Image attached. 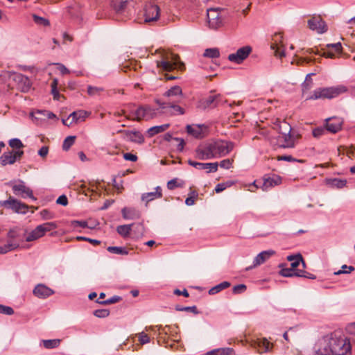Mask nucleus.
Returning a JSON list of instances; mask_svg holds the SVG:
<instances>
[{"instance_id":"obj_41","label":"nucleus","mask_w":355,"mask_h":355,"mask_svg":"<svg viewBox=\"0 0 355 355\" xmlns=\"http://www.w3.org/2000/svg\"><path fill=\"white\" fill-rule=\"evenodd\" d=\"M76 137L68 136L67 137L62 144V149L67 151L70 147L74 144Z\"/></svg>"},{"instance_id":"obj_29","label":"nucleus","mask_w":355,"mask_h":355,"mask_svg":"<svg viewBox=\"0 0 355 355\" xmlns=\"http://www.w3.org/2000/svg\"><path fill=\"white\" fill-rule=\"evenodd\" d=\"M202 127H204V125H196V126L187 125L186 128L188 134L195 138H202L203 137Z\"/></svg>"},{"instance_id":"obj_17","label":"nucleus","mask_w":355,"mask_h":355,"mask_svg":"<svg viewBox=\"0 0 355 355\" xmlns=\"http://www.w3.org/2000/svg\"><path fill=\"white\" fill-rule=\"evenodd\" d=\"M252 52L250 46H244L239 49L235 53H231L228 55V60L236 64H241L246 59Z\"/></svg>"},{"instance_id":"obj_46","label":"nucleus","mask_w":355,"mask_h":355,"mask_svg":"<svg viewBox=\"0 0 355 355\" xmlns=\"http://www.w3.org/2000/svg\"><path fill=\"white\" fill-rule=\"evenodd\" d=\"M103 91L104 89L103 87H93L90 85L87 87V93L89 96L100 95V94Z\"/></svg>"},{"instance_id":"obj_3","label":"nucleus","mask_w":355,"mask_h":355,"mask_svg":"<svg viewBox=\"0 0 355 355\" xmlns=\"http://www.w3.org/2000/svg\"><path fill=\"white\" fill-rule=\"evenodd\" d=\"M132 113L134 114V117L125 115V119L136 121H149L157 116V109L153 108L148 104H144L139 105Z\"/></svg>"},{"instance_id":"obj_59","label":"nucleus","mask_w":355,"mask_h":355,"mask_svg":"<svg viewBox=\"0 0 355 355\" xmlns=\"http://www.w3.org/2000/svg\"><path fill=\"white\" fill-rule=\"evenodd\" d=\"M168 107L173 108L175 112L178 113L179 114H184V110L182 107L179 105H174L173 103L168 104Z\"/></svg>"},{"instance_id":"obj_5","label":"nucleus","mask_w":355,"mask_h":355,"mask_svg":"<svg viewBox=\"0 0 355 355\" xmlns=\"http://www.w3.org/2000/svg\"><path fill=\"white\" fill-rule=\"evenodd\" d=\"M345 86H338L336 87L318 88L314 90L313 94L306 97V100H316L319 98H333L340 94L347 92Z\"/></svg>"},{"instance_id":"obj_48","label":"nucleus","mask_w":355,"mask_h":355,"mask_svg":"<svg viewBox=\"0 0 355 355\" xmlns=\"http://www.w3.org/2000/svg\"><path fill=\"white\" fill-rule=\"evenodd\" d=\"M40 215L43 220H50L54 218V214L53 212L49 211L48 209H43L40 212Z\"/></svg>"},{"instance_id":"obj_12","label":"nucleus","mask_w":355,"mask_h":355,"mask_svg":"<svg viewBox=\"0 0 355 355\" xmlns=\"http://www.w3.org/2000/svg\"><path fill=\"white\" fill-rule=\"evenodd\" d=\"M8 243L3 247H0V253H6L9 251L15 250L19 246V230L13 229L10 230L8 234Z\"/></svg>"},{"instance_id":"obj_8","label":"nucleus","mask_w":355,"mask_h":355,"mask_svg":"<svg viewBox=\"0 0 355 355\" xmlns=\"http://www.w3.org/2000/svg\"><path fill=\"white\" fill-rule=\"evenodd\" d=\"M58 225L55 222H46L37 225L26 236V241L31 242L43 237L47 232L55 230Z\"/></svg>"},{"instance_id":"obj_16","label":"nucleus","mask_w":355,"mask_h":355,"mask_svg":"<svg viewBox=\"0 0 355 355\" xmlns=\"http://www.w3.org/2000/svg\"><path fill=\"white\" fill-rule=\"evenodd\" d=\"M196 156L200 159L215 158L212 142L200 145L196 150Z\"/></svg>"},{"instance_id":"obj_30","label":"nucleus","mask_w":355,"mask_h":355,"mask_svg":"<svg viewBox=\"0 0 355 355\" xmlns=\"http://www.w3.org/2000/svg\"><path fill=\"white\" fill-rule=\"evenodd\" d=\"M62 343L61 339H49V340H42L41 341V345L47 349H52L58 347Z\"/></svg>"},{"instance_id":"obj_54","label":"nucleus","mask_w":355,"mask_h":355,"mask_svg":"<svg viewBox=\"0 0 355 355\" xmlns=\"http://www.w3.org/2000/svg\"><path fill=\"white\" fill-rule=\"evenodd\" d=\"M218 164L217 162L215 163H205L204 170H207L209 172L211 171H216L218 170Z\"/></svg>"},{"instance_id":"obj_49","label":"nucleus","mask_w":355,"mask_h":355,"mask_svg":"<svg viewBox=\"0 0 355 355\" xmlns=\"http://www.w3.org/2000/svg\"><path fill=\"white\" fill-rule=\"evenodd\" d=\"M138 340L141 345H144L150 342L149 336L144 332H141L137 334Z\"/></svg>"},{"instance_id":"obj_2","label":"nucleus","mask_w":355,"mask_h":355,"mask_svg":"<svg viewBox=\"0 0 355 355\" xmlns=\"http://www.w3.org/2000/svg\"><path fill=\"white\" fill-rule=\"evenodd\" d=\"M287 260L291 262L290 268H282L279 273L283 277H306L305 263L300 254L288 256Z\"/></svg>"},{"instance_id":"obj_57","label":"nucleus","mask_w":355,"mask_h":355,"mask_svg":"<svg viewBox=\"0 0 355 355\" xmlns=\"http://www.w3.org/2000/svg\"><path fill=\"white\" fill-rule=\"evenodd\" d=\"M232 183L225 182L217 184L215 188V191L216 193H220L224 191L227 187H229L232 185Z\"/></svg>"},{"instance_id":"obj_9","label":"nucleus","mask_w":355,"mask_h":355,"mask_svg":"<svg viewBox=\"0 0 355 355\" xmlns=\"http://www.w3.org/2000/svg\"><path fill=\"white\" fill-rule=\"evenodd\" d=\"M1 76L16 83L22 92H27L31 87V83L29 78L21 73L12 71H4Z\"/></svg>"},{"instance_id":"obj_13","label":"nucleus","mask_w":355,"mask_h":355,"mask_svg":"<svg viewBox=\"0 0 355 355\" xmlns=\"http://www.w3.org/2000/svg\"><path fill=\"white\" fill-rule=\"evenodd\" d=\"M2 205L19 214H26L29 208L27 205L21 202L12 197H10L7 200L3 201Z\"/></svg>"},{"instance_id":"obj_64","label":"nucleus","mask_w":355,"mask_h":355,"mask_svg":"<svg viewBox=\"0 0 355 355\" xmlns=\"http://www.w3.org/2000/svg\"><path fill=\"white\" fill-rule=\"evenodd\" d=\"M1 313L10 315H12L14 313V310L10 306H3V309H2Z\"/></svg>"},{"instance_id":"obj_7","label":"nucleus","mask_w":355,"mask_h":355,"mask_svg":"<svg viewBox=\"0 0 355 355\" xmlns=\"http://www.w3.org/2000/svg\"><path fill=\"white\" fill-rule=\"evenodd\" d=\"M250 182L244 184L248 190L254 192L259 189L266 191L268 188L282 183V179H250Z\"/></svg>"},{"instance_id":"obj_18","label":"nucleus","mask_w":355,"mask_h":355,"mask_svg":"<svg viewBox=\"0 0 355 355\" xmlns=\"http://www.w3.org/2000/svg\"><path fill=\"white\" fill-rule=\"evenodd\" d=\"M307 24L311 30L319 34H322L327 31V26L320 16L312 17L308 20Z\"/></svg>"},{"instance_id":"obj_19","label":"nucleus","mask_w":355,"mask_h":355,"mask_svg":"<svg viewBox=\"0 0 355 355\" xmlns=\"http://www.w3.org/2000/svg\"><path fill=\"white\" fill-rule=\"evenodd\" d=\"M250 346L254 348L260 354L269 352L272 348V344L264 338L253 339L250 342Z\"/></svg>"},{"instance_id":"obj_21","label":"nucleus","mask_w":355,"mask_h":355,"mask_svg":"<svg viewBox=\"0 0 355 355\" xmlns=\"http://www.w3.org/2000/svg\"><path fill=\"white\" fill-rule=\"evenodd\" d=\"M222 103L221 96L218 95H210L208 97L202 99L200 102V106L203 109L208 107H215L219 105Z\"/></svg>"},{"instance_id":"obj_61","label":"nucleus","mask_w":355,"mask_h":355,"mask_svg":"<svg viewBox=\"0 0 355 355\" xmlns=\"http://www.w3.org/2000/svg\"><path fill=\"white\" fill-rule=\"evenodd\" d=\"M56 202L58 205L67 206L68 205V199L65 195H62L57 199Z\"/></svg>"},{"instance_id":"obj_47","label":"nucleus","mask_w":355,"mask_h":355,"mask_svg":"<svg viewBox=\"0 0 355 355\" xmlns=\"http://www.w3.org/2000/svg\"><path fill=\"white\" fill-rule=\"evenodd\" d=\"M198 193L196 191H193L191 193V196L187 198L185 200V203L188 206H191L195 204L196 200L198 199Z\"/></svg>"},{"instance_id":"obj_35","label":"nucleus","mask_w":355,"mask_h":355,"mask_svg":"<svg viewBox=\"0 0 355 355\" xmlns=\"http://www.w3.org/2000/svg\"><path fill=\"white\" fill-rule=\"evenodd\" d=\"M207 355H235V353L231 348H222L209 352Z\"/></svg>"},{"instance_id":"obj_38","label":"nucleus","mask_w":355,"mask_h":355,"mask_svg":"<svg viewBox=\"0 0 355 355\" xmlns=\"http://www.w3.org/2000/svg\"><path fill=\"white\" fill-rule=\"evenodd\" d=\"M182 94V88L180 86L172 87L170 89L164 93V96L167 97L173 96H180Z\"/></svg>"},{"instance_id":"obj_22","label":"nucleus","mask_w":355,"mask_h":355,"mask_svg":"<svg viewBox=\"0 0 355 355\" xmlns=\"http://www.w3.org/2000/svg\"><path fill=\"white\" fill-rule=\"evenodd\" d=\"M12 189L14 193L17 196H19L22 198L28 197L34 200H36V198L33 196L32 190L24 184L14 185Z\"/></svg>"},{"instance_id":"obj_58","label":"nucleus","mask_w":355,"mask_h":355,"mask_svg":"<svg viewBox=\"0 0 355 355\" xmlns=\"http://www.w3.org/2000/svg\"><path fill=\"white\" fill-rule=\"evenodd\" d=\"M188 163L189 165L193 166L196 169L204 170L205 163L197 162L191 159L188 161Z\"/></svg>"},{"instance_id":"obj_24","label":"nucleus","mask_w":355,"mask_h":355,"mask_svg":"<svg viewBox=\"0 0 355 355\" xmlns=\"http://www.w3.org/2000/svg\"><path fill=\"white\" fill-rule=\"evenodd\" d=\"M125 139L133 143L143 144L144 142V137L143 135L137 130H129L125 132Z\"/></svg>"},{"instance_id":"obj_27","label":"nucleus","mask_w":355,"mask_h":355,"mask_svg":"<svg viewBox=\"0 0 355 355\" xmlns=\"http://www.w3.org/2000/svg\"><path fill=\"white\" fill-rule=\"evenodd\" d=\"M130 0H112L111 6L117 13H123L125 12L127 6Z\"/></svg>"},{"instance_id":"obj_11","label":"nucleus","mask_w":355,"mask_h":355,"mask_svg":"<svg viewBox=\"0 0 355 355\" xmlns=\"http://www.w3.org/2000/svg\"><path fill=\"white\" fill-rule=\"evenodd\" d=\"M207 16L209 28L217 29L224 24V18L220 10L218 8H209L207 10Z\"/></svg>"},{"instance_id":"obj_42","label":"nucleus","mask_w":355,"mask_h":355,"mask_svg":"<svg viewBox=\"0 0 355 355\" xmlns=\"http://www.w3.org/2000/svg\"><path fill=\"white\" fill-rule=\"evenodd\" d=\"M131 231L130 225H120L117 227L118 233L123 237L128 236Z\"/></svg>"},{"instance_id":"obj_32","label":"nucleus","mask_w":355,"mask_h":355,"mask_svg":"<svg viewBox=\"0 0 355 355\" xmlns=\"http://www.w3.org/2000/svg\"><path fill=\"white\" fill-rule=\"evenodd\" d=\"M346 183L345 179H326L325 181L326 185L331 188H343Z\"/></svg>"},{"instance_id":"obj_14","label":"nucleus","mask_w":355,"mask_h":355,"mask_svg":"<svg viewBox=\"0 0 355 355\" xmlns=\"http://www.w3.org/2000/svg\"><path fill=\"white\" fill-rule=\"evenodd\" d=\"M160 9L158 6L152 3H148L144 8V21L150 23L156 21L159 17Z\"/></svg>"},{"instance_id":"obj_56","label":"nucleus","mask_w":355,"mask_h":355,"mask_svg":"<svg viewBox=\"0 0 355 355\" xmlns=\"http://www.w3.org/2000/svg\"><path fill=\"white\" fill-rule=\"evenodd\" d=\"M326 130V128L318 127L313 130V136L314 137H320L324 134Z\"/></svg>"},{"instance_id":"obj_20","label":"nucleus","mask_w":355,"mask_h":355,"mask_svg":"<svg viewBox=\"0 0 355 355\" xmlns=\"http://www.w3.org/2000/svg\"><path fill=\"white\" fill-rule=\"evenodd\" d=\"M343 121L339 117H330L325 119V127L327 131L336 133L342 129Z\"/></svg>"},{"instance_id":"obj_6","label":"nucleus","mask_w":355,"mask_h":355,"mask_svg":"<svg viewBox=\"0 0 355 355\" xmlns=\"http://www.w3.org/2000/svg\"><path fill=\"white\" fill-rule=\"evenodd\" d=\"M275 125L282 135L278 139L279 146L282 148L294 147V141L291 135L292 128L290 124L285 121H277Z\"/></svg>"},{"instance_id":"obj_25","label":"nucleus","mask_w":355,"mask_h":355,"mask_svg":"<svg viewBox=\"0 0 355 355\" xmlns=\"http://www.w3.org/2000/svg\"><path fill=\"white\" fill-rule=\"evenodd\" d=\"M121 214L123 218L127 220L138 219L141 216L140 211L135 207H124Z\"/></svg>"},{"instance_id":"obj_33","label":"nucleus","mask_w":355,"mask_h":355,"mask_svg":"<svg viewBox=\"0 0 355 355\" xmlns=\"http://www.w3.org/2000/svg\"><path fill=\"white\" fill-rule=\"evenodd\" d=\"M169 126L170 125L168 123L153 126L148 130L147 132L148 137H152L158 133L163 132L166 130Z\"/></svg>"},{"instance_id":"obj_26","label":"nucleus","mask_w":355,"mask_h":355,"mask_svg":"<svg viewBox=\"0 0 355 355\" xmlns=\"http://www.w3.org/2000/svg\"><path fill=\"white\" fill-rule=\"evenodd\" d=\"M275 254V252L272 250L263 251L260 252L254 259L253 267H256L263 263L266 260H268L270 257H272Z\"/></svg>"},{"instance_id":"obj_63","label":"nucleus","mask_w":355,"mask_h":355,"mask_svg":"<svg viewBox=\"0 0 355 355\" xmlns=\"http://www.w3.org/2000/svg\"><path fill=\"white\" fill-rule=\"evenodd\" d=\"M1 313L10 315H12L14 313V310L10 306H3V309H2Z\"/></svg>"},{"instance_id":"obj_62","label":"nucleus","mask_w":355,"mask_h":355,"mask_svg":"<svg viewBox=\"0 0 355 355\" xmlns=\"http://www.w3.org/2000/svg\"><path fill=\"white\" fill-rule=\"evenodd\" d=\"M123 158L125 160H128V161H131V162H136L137 160V156L136 155L129 153H124Z\"/></svg>"},{"instance_id":"obj_40","label":"nucleus","mask_w":355,"mask_h":355,"mask_svg":"<svg viewBox=\"0 0 355 355\" xmlns=\"http://www.w3.org/2000/svg\"><path fill=\"white\" fill-rule=\"evenodd\" d=\"M107 250L111 253L117 254L126 255L128 254L127 249L123 247L110 246L107 248Z\"/></svg>"},{"instance_id":"obj_43","label":"nucleus","mask_w":355,"mask_h":355,"mask_svg":"<svg viewBox=\"0 0 355 355\" xmlns=\"http://www.w3.org/2000/svg\"><path fill=\"white\" fill-rule=\"evenodd\" d=\"M58 80L56 78H54L51 83V94L53 96L54 100H59L60 97V94H59V92L58 90Z\"/></svg>"},{"instance_id":"obj_10","label":"nucleus","mask_w":355,"mask_h":355,"mask_svg":"<svg viewBox=\"0 0 355 355\" xmlns=\"http://www.w3.org/2000/svg\"><path fill=\"white\" fill-rule=\"evenodd\" d=\"M214 157H221L228 155L235 147L236 144L227 140H217L212 142Z\"/></svg>"},{"instance_id":"obj_50","label":"nucleus","mask_w":355,"mask_h":355,"mask_svg":"<svg viewBox=\"0 0 355 355\" xmlns=\"http://www.w3.org/2000/svg\"><path fill=\"white\" fill-rule=\"evenodd\" d=\"M121 300V298L120 297L114 296V297H112L108 300H103V301L97 300L96 302L101 304H114V303L119 302Z\"/></svg>"},{"instance_id":"obj_60","label":"nucleus","mask_w":355,"mask_h":355,"mask_svg":"<svg viewBox=\"0 0 355 355\" xmlns=\"http://www.w3.org/2000/svg\"><path fill=\"white\" fill-rule=\"evenodd\" d=\"M37 114L43 115L44 116H46L48 119L56 118L55 114H54L53 112H49V111H46V110H42V111L38 110L37 112Z\"/></svg>"},{"instance_id":"obj_4","label":"nucleus","mask_w":355,"mask_h":355,"mask_svg":"<svg viewBox=\"0 0 355 355\" xmlns=\"http://www.w3.org/2000/svg\"><path fill=\"white\" fill-rule=\"evenodd\" d=\"M162 60L157 62L159 68H162L164 71H171L175 67L179 69H184V64L180 60V57L173 53H162Z\"/></svg>"},{"instance_id":"obj_51","label":"nucleus","mask_w":355,"mask_h":355,"mask_svg":"<svg viewBox=\"0 0 355 355\" xmlns=\"http://www.w3.org/2000/svg\"><path fill=\"white\" fill-rule=\"evenodd\" d=\"M233 162H234L233 158L225 159L220 161V162L218 164V166H220L221 168H223L225 169H229L231 168Z\"/></svg>"},{"instance_id":"obj_52","label":"nucleus","mask_w":355,"mask_h":355,"mask_svg":"<svg viewBox=\"0 0 355 355\" xmlns=\"http://www.w3.org/2000/svg\"><path fill=\"white\" fill-rule=\"evenodd\" d=\"M354 270V268L353 266H347L346 265H343L342 266V270H340L337 272H335V275H340V274H349Z\"/></svg>"},{"instance_id":"obj_44","label":"nucleus","mask_w":355,"mask_h":355,"mask_svg":"<svg viewBox=\"0 0 355 355\" xmlns=\"http://www.w3.org/2000/svg\"><path fill=\"white\" fill-rule=\"evenodd\" d=\"M8 144L11 148L17 149V150H21L20 149L24 146L21 141L17 138L11 139Z\"/></svg>"},{"instance_id":"obj_15","label":"nucleus","mask_w":355,"mask_h":355,"mask_svg":"<svg viewBox=\"0 0 355 355\" xmlns=\"http://www.w3.org/2000/svg\"><path fill=\"white\" fill-rule=\"evenodd\" d=\"M24 155L23 150H8L4 152L0 157V163L2 166L13 164Z\"/></svg>"},{"instance_id":"obj_34","label":"nucleus","mask_w":355,"mask_h":355,"mask_svg":"<svg viewBox=\"0 0 355 355\" xmlns=\"http://www.w3.org/2000/svg\"><path fill=\"white\" fill-rule=\"evenodd\" d=\"M313 73H309L306 75V79L302 85V90L303 96L305 94L313 87V80L311 78V76Z\"/></svg>"},{"instance_id":"obj_45","label":"nucleus","mask_w":355,"mask_h":355,"mask_svg":"<svg viewBox=\"0 0 355 355\" xmlns=\"http://www.w3.org/2000/svg\"><path fill=\"white\" fill-rule=\"evenodd\" d=\"M33 19L34 22L38 25L48 26L50 24L49 21L47 19L37 16V15L35 14L33 15Z\"/></svg>"},{"instance_id":"obj_1","label":"nucleus","mask_w":355,"mask_h":355,"mask_svg":"<svg viewBox=\"0 0 355 355\" xmlns=\"http://www.w3.org/2000/svg\"><path fill=\"white\" fill-rule=\"evenodd\" d=\"M318 351L321 355H351L352 345L346 336H331L327 346Z\"/></svg>"},{"instance_id":"obj_39","label":"nucleus","mask_w":355,"mask_h":355,"mask_svg":"<svg viewBox=\"0 0 355 355\" xmlns=\"http://www.w3.org/2000/svg\"><path fill=\"white\" fill-rule=\"evenodd\" d=\"M203 55L207 58H216L220 56V52L217 48L207 49L205 51Z\"/></svg>"},{"instance_id":"obj_36","label":"nucleus","mask_w":355,"mask_h":355,"mask_svg":"<svg viewBox=\"0 0 355 355\" xmlns=\"http://www.w3.org/2000/svg\"><path fill=\"white\" fill-rule=\"evenodd\" d=\"M230 286V283L229 282H223L222 283L211 288L209 291V293L210 295H215V294L219 293L220 291L229 288Z\"/></svg>"},{"instance_id":"obj_37","label":"nucleus","mask_w":355,"mask_h":355,"mask_svg":"<svg viewBox=\"0 0 355 355\" xmlns=\"http://www.w3.org/2000/svg\"><path fill=\"white\" fill-rule=\"evenodd\" d=\"M164 139L165 141H170L172 139H173L176 141H178L179 144L178 145V150L180 151H182L183 150V148L184 146V141L183 139L178 138V137H173L172 135L169 132H167L164 135Z\"/></svg>"},{"instance_id":"obj_53","label":"nucleus","mask_w":355,"mask_h":355,"mask_svg":"<svg viewBox=\"0 0 355 355\" xmlns=\"http://www.w3.org/2000/svg\"><path fill=\"white\" fill-rule=\"evenodd\" d=\"M94 315L98 318H106L110 315V311L107 309H98L94 312Z\"/></svg>"},{"instance_id":"obj_55","label":"nucleus","mask_w":355,"mask_h":355,"mask_svg":"<svg viewBox=\"0 0 355 355\" xmlns=\"http://www.w3.org/2000/svg\"><path fill=\"white\" fill-rule=\"evenodd\" d=\"M247 289L245 284H239L233 287L232 291L234 294H240L244 293Z\"/></svg>"},{"instance_id":"obj_31","label":"nucleus","mask_w":355,"mask_h":355,"mask_svg":"<svg viewBox=\"0 0 355 355\" xmlns=\"http://www.w3.org/2000/svg\"><path fill=\"white\" fill-rule=\"evenodd\" d=\"M88 116V113L84 110H78L73 112L69 114V117H71V120L70 121V123H78L79 120L84 121Z\"/></svg>"},{"instance_id":"obj_23","label":"nucleus","mask_w":355,"mask_h":355,"mask_svg":"<svg viewBox=\"0 0 355 355\" xmlns=\"http://www.w3.org/2000/svg\"><path fill=\"white\" fill-rule=\"evenodd\" d=\"M53 291L44 284H38L33 290V294L39 298H46L51 296Z\"/></svg>"},{"instance_id":"obj_28","label":"nucleus","mask_w":355,"mask_h":355,"mask_svg":"<svg viewBox=\"0 0 355 355\" xmlns=\"http://www.w3.org/2000/svg\"><path fill=\"white\" fill-rule=\"evenodd\" d=\"M162 196V189L159 187L155 188V191L148 192L141 196V200L147 203L155 199L160 198Z\"/></svg>"}]
</instances>
